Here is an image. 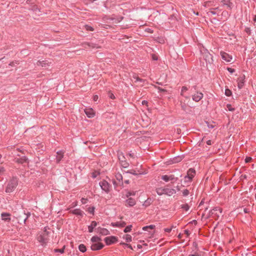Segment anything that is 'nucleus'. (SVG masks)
Listing matches in <instances>:
<instances>
[{
    "mask_svg": "<svg viewBox=\"0 0 256 256\" xmlns=\"http://www.w3.org/2000/svg\"><path fill=\"white\" fill-rule=\"evenodd\" d=\"M192 178H191L190 176H188V175L186 176H184V182H190L192 180Z\"/></svg>",
    "mask_w": 256,
    "mask_h": 256,
    "instance_id": "obj_36",
    "label": "nucleus"
},
{
    "mask_svg": "<svg viewBox=\"0 0 256 256\" xmlns=\"http://www.w3.org/2000/svg\"><path fill=\"white\" fill-rule=\"evenodd\" d=\"M227 70L230 74H232L234 72H235V71H236L234 69L230 68H228Z\"/></svg>",
    "mask_w": 256,
    "mask_h": 256,
    "instance_id": "obj_47",
    "label": "nucleus"
},
{
    "mask_svg": "<svg viewBox=\"0 0 256 256\" xmlns=\"http://www.w3.org/2000/svg\"><path fill=\"white\" fill-rule=\"evenodd\" d=\"M64 157V152L60 150L56 152V162L59 163Z\"/></svg>",
    "mask_w": 256,
    "mask_h": 256,
    "instance_id": "obj_18",
    "label": "nucleus"
},
{
    "mask_svg": "<svg viewBox=\"0 0 256 256\" xmlns=\"http://www.w3.org/2000/svg\"><path fill=\"white\" fill-rule=\"evenodd\" d=\"M104 246V245L100 242H98L92 244L91 246V249L92 250H101Z\"/></svg>",
    "mask_w": 256,
    "mask_h": 256,
    "instance_id": "obj_12",
    "label": "nucleus"
},
{
    "mask_svg": "<svg viewBox=\"0 0 256 256\" xmlns=\"http://www.w3.org/2000/svg\"><path fill=\"white\" fill-rule=\"evenodd\" d=\"M170 227V228H172V230L173 228H176V224H173Z\"/></svg>",
    "mask_w": 256,
    "mask_h": 256,
    "instance_id": "obj_60",
    "label": "nucleus"
},
{
    "mask_svg": "<svg viewBox=\"0 0 256 256\" xmlns=\"http://www.w3.org/2000/svg\"><path fill=\"white\" fill-rule=\"evenodd\" d=\"M94 209H95L94 207L92 206V207L88 208L87 210L90 214H94Z\"/></svg>",
    "mask_w": 256,
    "mask_h": 256,
    "instance_id": "obj_33",
    "label": "nucleus"
},
{
    "mask_svg": "<svg viewBox=\"0 0 256 256\" xmlns=\"http://www.w3.org/2000/svg\"><path fill=\"white\" fill-rule=\"evenodd\" d=\"M99 184L102 190L104 191L106 193H108L110 192V186L106 180H103L100 182Z\"/></svg>",
    "mask_w": 256,
    "mask_h": 256,
    "instance_id": "obj_6",
    "label": "nucleus"
},
{
    "mask_svg": "<svg viewBox=\"0 0 256 256\" xmlns=\"http://www.w3.org/2000/svg\"><path fill=\"white\" fill-rule=\"evenodd\" d=\"M126 206H132L136 204V201L134 198H130L126 200Z\"/></svg>",
    "mask_w": 256,
    "mask_h": 256,
    "instance_id": "obj_16",
    "label": "nucleus"
},
{
    "mask_svg": "<svg viewBox=\"0 0 256 256\" xmlns=\"http://www.w3.org/2000/svg\"><path fill=\"white\" fill-rule=\"evenodd\" d=\"M147 32H150V33H152V30L150 29V28H148V30H147Z\"/></svg>",
    "mask_w": 256,
    "mask_h": 256,
    "instance_id": "obj_64",
    "label": "nucleus"
},
{
    "mask_svg": "<svg viewBox=\"0 0 256 256\" xmlns=\"http://www.w3.org/2000/svg\"><path fill=\"white\" fill-rule=\"evenodd\" d=\"M184 232L186 235V236H188L190 234V232L188 230H184Z\"/></svg>",
    "mask_w": 256,
    "mask_h": 256,
    "instance_id": "obj_54",
    "label": "nucleus"
},
{
    "mask_svg": "<svg viewBox=\"0 0 256 256\" xmlns=\"http://www.w3.org/2000/svg\"><path fill=\"white\" fill-rule=\"evenodd\" d=\"M252 160V158L251 157L248 156L245 159V162L246 163L250 162Z\"/></svg>",
    "mask_w": 256,
    "mask_h": 256,
    "instance_id": "obj_49",
    "label": "nucleus"
},
{
    "mask_svg": "<svg viewBox=\"0 0 256 256\" xmlns=\"http://www.w3.org/2000/svg\"><path fill=\"white\" fill-rule=\"evenodd\" d=\"M142 229L144 231H148V226H144Z\"/></svg>",
    "mask_w": 256,
    "mask_h": 256,
    "instance_id": "obj_58",
    "label": "nucleus"
},
{
    "mask_svg": "<svg viewBox=\"0 0 256 256\" xmlns=\"http://www.w3.org/2000/svg\"><path fill=\"white\" fill-rule=\"evenodd\" d=\"M98 223L96 221H92L90 225L88 226V230L89 232H92L94 229L97 226Z\"/></svg>",
    "mask_w": 256,
    "mask_h": 256,
    "instance_id": "obj_19",
    "label": "nucleus"
},
{
    "mask_svg": "<svg viewBox=\"0 0 256 256\" xmlns=\"http://www.w3.org/2000/svg\"><path fill=\"white\" fill-rule=\"evenodd\" d=\"M65 248V246H64L61 249H54V252H60V254H63L64 252V250Z\"/></svg>",
    "mask_w": 256,
    "mask_h": 256,
    "instance_id": "obj_34",
    "label": "nucleus"
},
{
    "mask_svg": "<svg viewBox=\"0 0 256 256\" xmlns=\"http://www.w3.org/2000/svg\"><path fill=\"white\" fill-rule=\"evenodd\" d=\"M226 108L228 109V110L232 112L234 110V108H232L230 104H227Z\"/></svg>",
    "mask_w": 256,
    "mask_h": 256,
    "instance_id": "obj_44",
    "label": "nucleus"
},
{
    "mask_svg": "<svg viewBox=\"0 0 256 256\" xmlns=\"http://www.w3.org/2000/svg\"><path fill=\"white\" fill-rule=\"evenodd\" d=\"M148 229L153 230L155 228L156 226L154 224H151L150 226H147Z\"/></svg>",
    "mask_w": 256,
    "mask_h": 256,
    "instance_id": "obj_52",
    "label": "nucleus"
},
{
    "mask_svg": "<svg viewBox=\"0 0 256 256\" xmlns=\"http://www.w3.org/2000/svg\"><path fill=\"white\" fill-rule=\"evenodd\" d=\"M147 103H148V102H147V101H146V100H143V101L142 102V104L143 105L146 104H147Z\"/></svg>",
    "mask_w": 256,
    "mask_h": 256,
    "instance_id": "obj_63",
    "label": "nucleus"
},
{
    "mask_svg": "<svg viewBox=\"0 0 256 256\" xmlns=\"http://www.w3.org/2000/svg\"><path fill=\"white\" fill-rule=\"evenodd\" d=\"M206 144L208 145H211L212 144V141L210 140H208L206 142Z\"/></svg>",
    "mask_w": 256,
    "mask_h": 256,
    "instance_id": "obj_62",
    "label": "nucleus"
},
{
    "mask_svg": "<svg viewBox=\"0 0 256 256\" xmlns=\"http://www.w3.org/2000/svg\"><path fill=\"white\" fill-rule=\"evenodd\" d=\"M98 99V95H95L93 96V100L94 102H96Z\"/></svg>",
    "mask_w": 256,
    "mask_h": 256,
    "instance_id": "obj_53",
    "label": "nucleus"
},
{
    "mask_svg": "<svg viewBox=\"0 0 256 256\" xmlns=\"http://www.w3.org/2000/svg\"><path fill=\"white\" fill-rule=\"evenodd\" d=\"M86 200L85 199V198H82V200H81V201H82V204H85Z\"/></svg>",
    "mask_w": 256,
    "mask_h": 256,
    "instance_id": "obj_61",
    "label": "nucleus"
},
{
    "mask_svg": "<svg viewBox=\"0 0 256 256\" xmlns=\"http://www.w3.org/2000/svg\"><path fill=\"white\" fill-rule=\"evenodd\" d=\"M150 204V202L149 201V200L148 199L146 200L144 204V206H148Z\"/></svg>",
    "mask_w": 256,
    "mask_h": 256,
    "instance_id": "obj_48",
    "label": "nucleus"
},
{
    "mask_svg": "<svg viewBox=\"0 0 256 256\" xmlns=\"http://www.w3.org/2000/svg\"><path fill=\"white\" fill-rule=\"evenodd\" d=\"M101 240V238L98 236H94L91 238V241L92 242H100Z\"/></svg>",
    "mask_w": 256,
    "mask_h": 256,
    "instance_id": "obj_28",
    "label": "nucleus"
},
{
    "mask_svg": "<svg viewBox=\"0 0 256 256\" xmlns=\"http://www.w3.org/2000/svg\"><path fill=\"white\" fill-rule=\"evenodd\" d=\"M70 212L72 214L82 217L84 214V212L79 208H76L73 210H70Z\"/></svg>",
    "mask_w": 256,
    "mask_h": 256,
    "instance_id": "obj_15",
    "label": "nucleus"
},
{
    "mask_svg": "<svg viewBox=\"0 0 256 256\" xmlns=\"http://www.w3.org/2000/svg\"><path fill=\"white\" fill-rule=\"evenodd\" d=\"M18 184V180L16 178H13L8 183L6 189V192L10 193L12 192L16 187Z\"/></svg>",
    "mask_w": 256,
    "mask_h": 256,
    "instance_id": "obj_2",
    "label": "nucleus"
},
{
    "mask_svg": "<svg viewBox=\"0 0 256 256\" xmlns=\"http://www.w3.org/2000/svg\"><path fill=\"white\" fill-rule=\"evenodd\" d=\"M180 160H181V158H179V157L176 158H175L174 159L172 160V163L178 162L180 161Z\"/></svg>",
    "mask_w": 256,
    "mask_h": 256,
    "instance_id": "obj_46",
    "label": "nucleus"
},
{
    "mask_svg": "<svg viewBox=\"0 0 256 256\" xmlns=\"http://www.w3.org/2000/svg\"><path fill=\"white\" fill-rule=\"evenodd\" d=\"M210 212L212 214H214L216 216L219 217V214H221L222 212V209L219 207H216L211 210Z\"/></svg>",
    "mask_w": 256,
    "mask_h": 256,
    "instance_id": "obj_14",
    "label": "nucleus"
},
{
    "mask_svg": "<svg viewBox=\"0 0 256 256\" xmlns=\"http://www.w3.org/2000/svg\"><path fill=\"white\" fill-rule=\"evenodd\" d=\"M100 173L98 172H92V176L93 178H96L97 177V176L98 175H99Z\"/></svg>",
    "mask_w": 256,
    "mask_h": 256,
    "instance_id": "obj_40",
    "label": "nucleus"
},
{
    "mask_svg": "<svg viewBox=\"0 0 256 256\" xmlns=\"http://www.w3.org/2000/svg\"><path fill=\"white\" fill-rule=\"evenodd\" d=\"M118 156L120 162L122 161H124V160H125V158L124 156V154L122 152H118Z\"/></svg>",
    "mask_w": 256,
    "mask_h": 256,
    "instance_id": "obj_29",
    "label": "nucleus"
},
{
    "mask_svg": "<svg viewBox=\"0 0 256 256\" xmlns=\"http://www.w3.org/2000/svg\"><path fill=\"white\" fill-rule=\"evenodd\" d=\"M181 192L182 193V196H186L190 194V191L188 189H184L181 190Z\"/></svg>",
    "mask_w": 256,
    "mask_h": 256,
    "instance_id": "obj_30",
    "label": "nucleus"
},
{
    "mask_svg": "<svg viewBox=\"0 0 256 256\" xmlns=\"http://www.w3.org/2000/svg\"><path fill=\"white\" fill-rule=\"evenodd\" d=\"M84 112L88 117L90 118H93L95 116V112L92 108H86L84 110Z\"/></svg>",
    "mask_w": 256,
    "mask_h": 256,
    "instance_id": "obj_13",
    "label": "nucleus"
},
{
    "mask_svg": "<svg viewBox=\"0 0 256 256\" xmlns=\"http://www.w3.org/2000/svg\"><path fill=\"white\" fill-rule=\"evenodd\" d=\"M30 212L25 213L24 211L22 212V215L18 216V222L20 224H25L26 220L30 216Z\"/></svg>",
    "mask_w": 256,
    "mask_h": 256,
    "instance_id": "obj_5",
    "label": "nucleus"
},
{
    "mask_svg": "<svg viewBox=\"0 0 256 256\" xmlns=\"http://www.w3.org/2000/svg\"><path fill=\"white\" fill-rule=\"evenodd\" d=\"M132 228V225H129L126 227L124 229V232L126 233L128 232L131 231Z\"/></svg>",
    "mask_w": 256,
    "mask_h": 256,
    "instance_id": "obj_32",
    "label": "nucleus"
},
{
    "mask_svg": "<svg viewBox=\"0 0 256 256\" xmlns=\"http://www.w3.org/2000/svg\"><path fill=\"white\" fill-rule=\"evenodd\" d=\"M27 160V158L24 156L23 158H22V160L20 161V162H26Z\"/></svg>",
    "mask_w": 256,
    "mask_h": 256,
    "instance_id": "obj_56",
    "label": "nucleus"
},
{
    "mask_svg": "<svg viewBox=\"0 0 256 256\" xmlns=\"http://www.w3.org/2000/svg\"><path fill=\"white\" fill-rule=\"evenodd\" d=\"M126 225L124 222H117L112 223V226L115 227H124Z\"/></svg>",
    "mask_w": 256,
    "mask_h": 256,
    "instance_id": "obj_20",
    "label": "nucleus"
},
{
    "mask_svg": "<svg viewBox=\"0 0 256 256\" xmlns=\"http://www.w3.org/2000/svg\"><path fill=\"white\" fill-rule=\"evenodd\" d=\"M244 80H245V76L244 74L240 75V77L238 79V88L240 89H241L244 83Z\"/></svg>",
    "mask_w": 256,
    "mask_h": 256,
    "instance_id": "obj_10",
    "label": "nucleus"
},
{
    "mask_svg": "<svg viewBox=\"0 0 256 256\" xmlns=\"http://www.w3.org/2000/svg\"><path fill=\"white\" fill-rule=\"evenodd\" d=\"M2 220L4 221H10V214L8 213L3 212L1 214Z\"/></svg>",
    "mask_w": 256,
    "mask_h": 256,
    "instance_id": "obj_21",
    "label": "nucleus"
},
{
    "mask_svg": "<svg viewBox=\"0 0 256 256\" xmlns=\"http://www.w3.org/2000/svg\"><path fill=\"white\" fill-rule=\"evenodd\" d=\"M181 208L186 211H188L190 209V206L188 204H184L181 206Z\"/></svg>",
    "mask_w": 256,
    "mask_h": 256,
    "instance_id": "obj_35",
    "label": "nucleus"
},
{
    "mask_svg": "<svg viewBox=\"0 0 256 256\" xmlns=\"http://www.w3.org/2000/svg\"><path fill=\"white\" fill-rule=\"evenodd\" d=\"M38 240L42 244H46V238L44 236H42V235H40L38 237Z\"/></svg>",
    "mask_w": 256,
    "mask_h": 256,
    "instance_id": "obj_23",
    "label": "nucleus"
},
{
    "mask_svg": "<svg viewBox=\"0 0 256 256\" xmlns=\"http://www.w3.org/2000/svg\"><path fill=\"white\" fill-rule=\"evenodd\" d=\"M96 231L97 233L102 236H107L110 234L108 230L101 227H98V228H96Z\"/></svg>",
    "mask_w": 256,
    "mask_h": 256,
    "instance_id": "obj_9",
    "label": "nucleus"
},
{
    "mask_svg": "<svg viewBox=\"0 0 256 256\" xmlns=\"http://www.w3.org/2000/svg\"><path fill=\"white\" fill-rule=\"evenodd\" d=\"M189 256H200V255L198 253L195 252L194 254L189 255Z\"/></svg>",
    "mask_w": 256,
    "mask_h": 256,
    "instance_id": "obj_57",
    "label": "nucleus"
},
{
    "mask_svg": "<svg viewBox=\"0 0 256 256\" xmlns=\"http://www.w3.org/2000/svg\"><path fill=\"white\" fill-rule=\"evenodd\" d=\"M136 192L132 191V192H128L126 194V198H128L130 196H135L136 195Z\"/></svg>",
    "mask_w": 256,
    "mask_h": 256,
    "instance_id": "obj_31",
    "label": "nucleus"
},
{
    "mask_svg": "<svg viewBox=\"0 0 256 256\" xmlns=\"http://www.w3.org/2000/svg\"><path fill=\"white\" fill-rule=\"evenodd\" d=\"M120 164L124 168H126L128 166V164L126 161V160H124V161L120 162Z\"/></svg>",
    "mask_w": 256,
    "mask_h": 256,
    "instance_id": "obj_37",
    "label": "nucleus"
},
{
    "mask_svg": "<svg viewBox=\"0 0 256 256\" xmlns=\"http://www.w3.org/2000/svg\"><path fill=\"white\" fill-rule=\"evenodd\" d=\"M124 238L127 242H130L132 240V237L130 234H126L124 236Z\"/></svg>",
    "mask_w": 256,
    "mask_h": 256,
    "instance_id": "obj_26",
    "label": "nucleus"
},
{
    "mask_svg": "<svg viewBox=\"0 0 256 256\" xmlns=\"http://www.w3.org/2000/svg\"><path fill=\"white\" fill-rule=\"evenodd\" d=\"M78 250L81 252H86V246H85V245H84V244H80L78 246Z\"/></svg>",
    "mask_w": 256,
    "mask_h": 256,
    "instance_id": "obj_27",
    "label": "nucleus"
},
{
    "mask_svg": "<svg viewBox=\"0 0 256 256\" xmlns=\"http://www.w3.org/2000/svg\"><path fill=\"white\" fill-rule=\"evenodd\" d=\"M122 17H120V18H118V19H115V18H113L112 19V20L114 21V22H120L122 20Z\"/></svg>",
    "mask_w": 256,
    "mask_h": 256,
    "instance_id": "obj_50",
    "label": "nucleus"
},
{
    "mask_svg": "<svg viewBox=\"0 0 256 256\" xmlns=\"http://www.w3.org/2000/svg\"><path fill=\"white\" fill-rule=\"evenodd\" d=\"M232 92L229 89H226L225 90V94L228 96H230L232 95Z\"/></svg>",
    "mask_w": 256,
    "mask_h": 256,
    "instance_id": "obj_38",
    "label": "nucleus"
},
{
    "mask_svg": "<svg viewBox=\"0 0 256 256\" xmlns=\"http://www.w3.org/2000/svg\"><path fill=\"white\" fill-rule=\"evenodd\" d=\"M202 56L206 63L212 64L213 62L212 56L207 50H200Z\"/></svg>",
    "mask_w": 256,
    "mask_h": 256,
    "instance_id": "obj_3",
    "label": "nucleus"
},
{
    "mask_svg": "<svg viewBox=\"0 0 256 256\" xmlns=\"http://www.w3.org/2000/svg\"><path fill=\"white\" fill-rule=\"evenodd\" d=\"M104 240L107 245H110L116 242L118 238L114 236H110L105 238Z\"/></svg>",
    "mask_w": 256,
    "mask_h": 256,
    "instance_id": "obj_7",
    "label": "nucleus"
},
{
    "mask_svg": "<svg viewBox=\"0 0 256 256\" xmlns=\"http://www.w3.org/2000/svg\"><path fill=\"white\" fill-rule=\"evenodd\" d=\"M212 2L211 1L206 2H204V6H212Z\"/></svg>",
    "mask_w": 256,
    "mask_h": 256,
    "instance_id": "obj_42",
    "label": "nucleus"
},
{
    "mask_svg": "<svg viewBox=\"0 0 256 256\" xmlns=\"http://www.w3.org/2000/svg\"><path fill=\"white\" fill-rule=\"evenodd\" d=\"M164 230L166 232L170 233L172 232V228H170H170H164Z\"/></svg>",
    "mask_w": 256,
    "mask_h": 256,
    "instance_id": "obj_45",
    "label": "nucleus"
},
{
    "mask_svg": "<svg viewBox=\"0 0 256 256\" xmlns=\"http://www.w3.org/2000/svg\"><path fill=\"white\" fill-rule=\"evenodd\" d=\"M180 105H181V108H182L184 110L186 111V107H187V106H186V104H184V103L182 104V100H180Z\"/></svg>",
    "mask_w": 256,
    "mask_h": 256,
    "instance_id": "obj_39",
    "label": "nucleus"
},
{
    "mask_svg": "<svg viewBox=\"0 0 256 256\" xmlns=\"http://www.w3.org/2000/svg\"><path fill=\"white\" fill-rule=\"evenodd\" d=\"M203 98V94L200 92H196L192 96L193 100L198 102Z\"/></svg>",
    "mask_w": 256,
    "mask_h": 256,
    "instance_id": "obj_11",
    "label": "nucleus"
},
{
    "mask_svg": "<svg viewBox=\"0 0 256 256\" xmlns=\"http://www.w3.org/2000/svg\"><path fill=\"white\" fill-rule=\"evenodd\" d=\"M108 96L111 99H114L115 98V96H114V94L112 93H111V92H109Z\"/></svg>",
    "mask_w": 256,
    "mask_h": 256,
    "instance_id": "obj_51",
    "label": "nucleus"
},
{
    "mask_svg": "<svg viewBox=\"0 0 256 256\" xmlns=\"http://www.w3.org/2000/svg\"><path fill=\"white\" fill-rule=\"evenodd\" d=\"M115 177H116V180L118 181L120 184L122 185L123 182H122V175L120 173L118 172L116 174Z\"/></svg>",
    "mask_w": 256,
    "mask_h": 256,
    "instance_id": "obj_22",
    "label": "nucleus"
},
{
    "mask_svg": "<svg viewBox=\"0 0 256 256\" xmlns=\"http://www.w3.org/2000/svg\"><path fill=\"white\" fill-rule=\"evenodd\" d=\"M50 64H52L51 62H48L46 60H44L42 61H38L36 62V65L38 66H41L42 67H46V66H49Z\"/></svg>",
    "mask_w": 256,
    "mask_h": 256,
    "instance_id": "obj_17",
    "label": "nucleus"
},
{
    "mask_svg": "<svg viewBox=\"0 0 256 256\" xmlns=\"http://www.w3.org/2000/svg\"><path fill=\"white\" fill-rule=\"evenodd\" d=\"M188 90V88L187 87L182 86V90H181L180 95L182 96H184L186 98L189 100L190 96H185L184 94V92L187 91Z\"/></svg>",
    "mask_w": 256,
    "mask_h": 256,
    "instance_id": "obj_24",
    "label": "nucleus"
},
{
    "mask_svg": "<svg viewBox=\"0 0 256 256\" xmlns=\"http://www.w3.org/2000/svg\"><path fill=\"white\" fill-rule=\"evenodd\" d=\"M4 168L2 167L0 168V174H2L4 172Z\"/></svg>",
    "mask_w": 256,
    "mask_h": 256,
    "instance_id": "obj_59",
    "label": "nucleus"
},
{
    "mask_svg": "<svg viewBox=\"0 0 256 256\" xmlns=\"http://www.w3.org/2000/svg\"><path fill=\"white\" fill-rule=\"evenodd\" d=\"M220 55L222 59L226 62H230L232 59V56L226 52H221Z\"/></svg>",
    "mask_w": 256,
    "mask_h": 256,
    "instance_id": "obj_8",
    "label": "nucleus"
},
{
    "mask_svg": "<svg viewBox=\"0 0 256 256\" xmlns=\"http://www.w3.org/2000/svg\"><path fill=\"white\" fill-rule=\"evenodd\" d=\"M84 26L87 30L92 31L94 30V28L91 26L85 25Z\"/></svg>",
    "mask_w": 256,
    "mask_h": 256,
    "instance_id": "obj_41",
    "label": "nucleus"
},
{
    "mask_svg": "<svg viewBox=\"0 0 256 256\" xmlns=\"http://www.w3.org/2000/svg\"><path fill=\"white\" fill-rule=\"evenodd\" d=\"M156 192L159 196L166 194L168 196H171L176 193V190L172 188H158L156 189Z\"/></svg>",
    "mask_w": 256,
    "mask_h": 256,
    "instance_id": "obj_1",
    "label": "nucleus"
},
{
    "mask_svg": "<svg viewBox=\"0 0 256 256\" xmlns=\"http://www.w3.org/2000/svg\"><path fill=\"white\" fill-rule=\"evenodd\" d=\"M208 13H209L210 14H214V15L216 14V12L214 10H210L208 12Z\"/></svg>",
    "mask_w": 256,
    "mask_h": 256,
    "instance_id": "obj_55",
    "label": "nucleus"
},
{
    "mask_svg": "<svg viewBox=\"0 0 256 256\" xmlns=\"http://www.w3.org/2000/svg\"><path fill=\"white\" fill-rule=\"evenodd\" d=\"M195 174V170L192 168H190L187 173V175L190 176L191 178H193Z\"/></svg>",
    "mask_w": 256,
    "mask_h": 256,
    "instance_id": "obj_25",
    "label": "nucleus"
},
{
    "mask_svg": "<svg viewBox=\"0 0 256 256\" xmlns=\"http://www.w3.org/2000/svg\"><path fill=\"white\" fill-rule=\"evenodd\" d=\"M161 179L165 182L170 181L172 183H174L178 180V178L174 176V174L163 175L161 176Z\"/></svg>",
    "mask_w": 256,
    "mask_h": 256,
    "instance_id": "obj_4",
    "label": "nucleus"
},
{
    "mask_svg": "<svg viewBox=\"0 0 256 256\" xmlns=\"http://www.w3.org/2000/svg\"><path fill=\"white\" fill-rule=\"evenodd\" d=\"M133 78L135 80V82H142V80L140 78H139L136 76H134Z\"/></svg>",
    "mask_w": 256,
    "mask_h": 256,
    "instance_id": "obj_43",
    "label": "nucleus"
}]
</instances>
